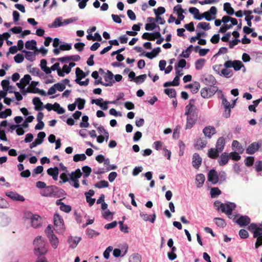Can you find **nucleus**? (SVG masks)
Returning a JSON list of instances; mask_svg holds the SVG:
<instances>
[{"instance_id": "nucleus-1", "label": "nucleus", "mask_w": 262, "mask_h": 262, "mask_svg": "<svg viewBox=\"0 0 262 262\" xmlns=\"http://www.w3.org/2000/svg\"><path fill=\"white\" fill-rule=\"evenodd\" d=\"M195 100L190 99L185 106V115L187 116L185 129H190L196 123L198 118L199 110L194 105Z\"/></svg>"}, {"instance_id": "nucleus-2", "label": "nucleus", "mask_w": 262, "mask_h": 262, "mask_svg": "<svg viewBox=\"0 0 262 262\" xmlns=\"http://www.w3.org/2000/svg\"><path fill=\"white\" fill-rule=\"evenodd\" d=\"M82 172L79 168L77 169L75 171H72L70 174L69 183L75 188L79 187L78 179L82 176Z\"/></svg>"}, {"instance_id": "nucleus-3", "label": "nucleus", "mask_w": 262, "mask_h": 262, "mask_svg": "<svg viewBox=\"0 0 262 262\" xmlns=\"http://www.w3.org/2000/svg\"><path fill=\"white\" fill-rule=\"evenodd\" d=\"M45 233L49 238L50 242L54 248H56L58 244V240L56 235L54 234L53 231L52 230V226L49 225L47 227Z\"/></svg>"}, {"instance_id": "nucleus-4", "label": "nucleus", "mask_w": 262, "mask_h": 262, "mask_svg": "<svg viewBox=\"0 0 262 262\" xmlns=\"http://www.w3.org/2000/svg\"><path fill=\"white\" fill-rule=\"evenodd\" d=\"M33 244L35 246L34 250L35 252H38L39 254H42L45 252L43 249L45 243L41 236H37L34 240Z\"/></svg>"}, {"instance_id": "nucleus-5", "label": "nucleus", "mask_w": 262, "mask_h": 262, "mask_svg": "<svg viewBox=\"0 0 262 262\" xmlns=\"http://www.w3.org/2000/svg\"><path fill=\"white\" fill-rule=\"evenodd\" d=\"M217 90V87L215 86L204 88L201 91V94L204 98H210L216 93Z\"/></svg>"}, {"instance_id": "nucleus-6", "label": "nucleus", "mask_w": 262, "mask_h": 262, "mask_svg": "<svg viewBox=\"0 0 262 262\" xmlns=\"http://www.w3.org/2000/svg\"><path fill=\"white\" fill-rule=\"evenodd\" d=\"M221 210L222 212L226 213L228 216L232 214L233 210L236 207L235 204L233 203H223L220 205Z\"/></svg>"}, {"instance_id": "nucleus-7", "label": "nucleus", "mask_w": 262, "mask_h": 262, "mask_svg": "<svg viewBox=\"0 0 262 262\" xmlns=\"http://www.w3.org/2000/svg\"><path fill=\"white\" fill-rule=\"evenodd\" d=\"M221 98L222 99V105L225 109V111L223 113V116L224 117L227 118L230 116L231 105L223 95H222Z\"/></svg>"}, {"instance_id": "nucleus-8", "label": "nucleus", "mask_w": 262, "mask_h": 262, "mask_svg": "<svg viewBox=\"0 0 262 262\" xmlns=\"http://www.w3.org/2000/svg\"><path fill=\"white\" fill-rule=\"evenodd\" d=\"M261 144L259 142H254L250 144L246 149V153L249 155H253L258 150L260 147Z\"/></svg>"}, {"instance_id": "nucleus-9", "label": "nucleus", "mask_w": 262, "mask_h": 262, "mask_svg": "<svg viewBox=\"0 0 262 262\" xmlns=\"http://www.w3.org/2000/svg\"><path fill=\"white\" fill-rule=\"evenodd\" d=\"M219 177L217 172L214 169L210 170L208 173V180L213 184H215L219 182Z\"/></svg>"}, {"instance_id": "nucleus-10", "label": "nucleus", "mask_w": 262, "mask_h": 262, "mask_svg": "<svg viewBox=\"0 0 262 262\" xmlns=\"http://www.w3.org/2000/svg\"><path fill=\"white\" fill-rule=\"evenodd\" d=\"M6 195L10 198L12 200L14 201H25V198L16 192L8 191L6 193Z\"/></svg>"}, {"instance_id": "nucleus-11", "label": "nucleus", "mask_w": 262, "mask_h": 262, "mask_svg": "<svg viewBox=\"0 0 262 262\" xmlns=\"http://www.w3.org/2000/svg\"><path fill=\"white\" fill-rule=\"evenodd\" d=\"M29 214H30L31 215L30 217L32 226L35 228H38L41 225V217L37 214L33 215L31 213H30Z\"/></svg>"}, {"instance_id": "nucleus-12", "label": "nucleus", "mask_w": 262, "mask_h": 262, "mask_svg": "<svg viewBox=\"0 0 262 262\" xmlns=\"http://www.w3.org/2000/svg\"><path fill=\"white\" fill-rule=\"evenodd\" d=\"M217 12V9L215 7L212 6L208 11L205 12L201 15L202 18L204 17L207 20L210 21L212 19L211 14L215 15Z\"/></svg>"}, {"instance_id": "nucleus-13", "label": "nucleus", "mask_w": 262, "mask_h": 262, "mask_svg": "<svg viewBox=\"0 0 262 262\" xmlns=\"http://www.w3.org/2000/svg\"><path fill=\"white\" fill-rule=\"evenodd\" d=\"M114 75L112 72L107 70L104 76V80L106 82L104 85L105 86H112L114 81H113Z\"/></svg>"}, {"instance_id": "nucleus-14", "label": "nucleus", "mask_w": 262, "mask_h": 262, "mask_svg": "<svg viewBox=\"0 0 262 262\" xmlns=\"http://www.w3.org/2000/svg\"><path fill=\"white\" fill-rule=\"evenodd\" d=\"M250 219L247 215L241 216L236 221V223L241 227L246 226L250 223Z\"/></svg>"}, {"instance_id": "nucleus-15", "label": "nucleus", "mask_w": 262, "mask_h": 262, "mask_svg": "<svg viewBox=\"0 0 262 262\" xmlns=\"http://www.w3.org/2000/svg\"><path fill=\"white\" fill-rule=\"evenodd\" d=\"M54 225L59 228V229H63L64 228L63 220L62 218L58 214H55L54 216Z\"/></svg>"}, {"instance_id": "nucleus-16", "label": "nucleus", "mask_w": 262, "mask_h": 262, "mask_svg": "<svg viewBox=\"0 0 262 262\" xmlns=\"http://www.w3.org/2000/svg\"><path fill=\"white\" fill-rule=\"evenodd\" d=\"M202 164V158L198 153L193 155L192 164L194 168L199 169Z\"/></svg>"}, {"instance_id": "nucleus-17", "label": "nucleus", "mask_w": 262, "mask_h": 262, "mask_svg": "<svg viewBox=\"0 0 262 262\" xmlns=\"http://www.w3.org/2000/svg\"><path fill=\"white\" fill-rule=\"evenodd\" d=\"M203 132L206 137L210 138L215 133V129L213 126L205 127L203 130Z\"/></svg>"}, {"instance_id": "nucleus-18", "label": "nucleus", "mask_w": 262, "mask_h": 262, "mask_svg": "<svg viewBox=\"0 0 262 262\" xmlns=\"http://www.w3.org/2000/svg\"><path fill=\"white\" fill-rule=\"evenodd\" d=\"M204 82L206 85L211 86H214L216 83V80L214 76L208 75L205 78Z\"/></svg>"}, {"instance_id": "nucleus-19", "label": "nucleus", "mask_w": 262, "mask_h": 262, "mask_svg": "<svg viewBox=\"0 0 262 262\" xmlns=\"http://www.w3.org/2000/svg\"><path fill=\"white\" fill-rule=\"evenodd\" d=\"M225 145V140L223 137H220L216 142L215 148L217 149L219 151L221 152L223 150Z\"/></svg>"}, {"instance_id": "nucleus-20", "label": "nucleus", "mask_w": 262, "mask_h": 262, "mask_svg": "<svg viewBox=\"0 0 262 262\" xmlns=\"http://www.w3.org/2000/svg\"><path fill=\"white\" fill-rule=\"evenodd\" d=\"M81 238L78 237H70L68 239V243L70 245V247L73 249L75 248L78 244L80 242Z\"/></svg>"}, {"instance_id": "nucleus-21", "label": "nucleus", "mask_w": 262, "mask_h": 262, "mask_svg": "<svg viewBox=\"0 0 262 262\" xmlns=\"http://www.w3.org/2000/svg\"><path fill=\"white\" fill-rule=\"evenodd\" d=\"M229 159V156L227 152L223 153L218 161V162L221 166H224L226 165Z\"/></svg>"}, {"instance_id": "nucleus-22", "label": "nucleus", "mask_w": 262, "mask_h": 262, "mask_svg": "<svg viewBox=\"0 0 262 262\" xmlns=\"http://www.w3.org/2000/svg\"><path fill=\"white\" fill-rule=\"evenodd\" d=\"M33 103L35 105L34 109L36 111H40L43 109V103L38 97H35L33 99Z\"/></svg>"}, {"instance_id": "nucleus-23", "label": "nucleus", "mask_w": 262, "mask_h": 262, "mask_svg": "<svg viewBox=\"0 0 262 262\" xmlns=\"http://www.w3.org/2000/svg\"><path fill=\"white\" fill-rule=\"evenodd\" d=\"M205 180V177L203 174L200 173L197 174L195 178L196 186L198 188L201 187L204 184Z\"/></svg>"}, {"instance_id": "nucleus-24", "label": "nucleus", "mask_w": 262, "mask_h": 262, "mask_svg": "<svg viewBox=\"0 0 262 262\" xmlns=\"http://www.w3.org/2000/svg\"><path fill=\"white\" fill-rule=\"evenodd\" d=\"M206 145V141L201 138L196 140L194 145L195 149L198 150L202 149Z\"/></svg>"}, {"instance_id": "nucleus-25", "label": "nucleus", "mask_w": 262, "mask_h": 262, "mask_svg": "<svg viewBox=\"0 0 262 262\" xmlns=\"http://www.w3.org/2000/svg\"><path fill=\"white\" fill-rule=\"evenodd\" d=\"M36 45L37 42L36 40H31L30 41H27L25 43V47L26 49L28 50H35L36 51H38V50L36 48Z\"/></svg>"}, {"instance_id": "nucleus-26", "label": "nucleus", "mask_w": 262, "mask_h": 262, "mask_svg": "<svg viewBox=\"0 0 262 262\" xmlns=\"http://www.w3.org/2000/svg\"><path fill=\"white\" fill-rule=\"evenodd\" d=\"M219 150L215 148H210L208 152V156L212 159H215L219 157Z\"/></svg>"}, {"instance_id": "nucleus-27", "label": "nucleus", "mask_w": 262, "mask_h": 262, "mask_svg": "<svg viewBox=\"0 0 262 262\" xmlns=\"http://www.w3.org/2000/svg\"><path fill=\"white\" fill-rule=\"evenodd\" d=\"M232 147L233 150H236L241 154L243 153L244 150L239 142L237 140L233 141L232 143Z\"/></svg>"}, {"instance_id": "nucleus-28", "label": "nucleus", "mask_w": 262, "mask_h": 262, "mask_svg": "<svg viewBox=\"0 0 262 262\" xmlns=\"http://www.w3.org/2000/svg\"><path fill=\"white\" fill-rule=\"evenodd\" d=\"M189 11L190 13L194 14V17L195 19L198 20H201L202 19V16H201V15L199 12V10L195 7H190L189 9Z\"/></svg>"}, {"instance_id": "nucleus-29", "label": "nucleus", "mask_w": 262, "mask_h": 262, "mask_svg": "<svg viewBox=\"0 0 262 262\" xmlns=\"http://www.w3.org/2000/svg\"><path fill=\"white\" fill-rule=\"evenodd\" d=\"M224 10L229 15H231L234 13V10L229 3H225L224 4Z\"/></svg>"}, {"instance_id": "nucleus-30", "label": "nucleus", "mask_w": 262, "mask_h": 262, "mask_svg": "<svg viewBox=\"0 0 262 262\" xmlns=\"http://www.w3.org/2000/svg\"><path fill=\"white\" fill-rule=\"evenodd\" d=\"M214 221L216 225L221 228H224L226 226V223L225 221L221 217H215L214 219Z\"/></svg>"}, {"instance_id": "nucleus-31", "label": "nucleus", "mask_w": 262, "mask_h": 262, "mask_svg": "<svg viewBox=\"0 0 262 262\" xmlns=\"http://www.w3.org/2000/svg\"><path fill=\"white\" fill-rule=\"evenodd\" d=\"M205 61V59L203 58L198 59L195 62V69L198 70H201L204 66Z\"/></svg>"}, {"instance_id": "nucleus-32", "label": "nucleus", "mask_w": 262, "mask_h": 262, "mask_svg": "<svg viewBox=\"0 0 262 262\" xmlns=\"http://www.w3.org/2000/svg\"><path fill=\"white\" fill-rule=\"evenodd\" d=\"M218 74L220 75H223L226 78H230L232 75V71L230 70H228L226 68L222 69L221 70V73L220 72H218Z\"/></svg>"}, {"instance_id": "nucleus-33", "label": "nucleus", "mask_w": 262, "mask_h": 262, "mask_svg": "<svg viewBox=\"0 0 262 262\" xmlns=\"http://www.w3.org/2000/svg\"><path fill=\"white\" fill-rule=\"evenodd\" d=\"M62 21V18L60 17L56 18L53 24L51 25H49V27H53L57 28L58 27H60L63 25V23Z\"/></svg>"}, {"instance_id": "nucleus-34", "label": "nucleus", "mask_w": 262, "mask_h": 262, "mask_svg": "<svg viewBox=\"0 0 262 262\" xmlns=\"http://www.w3.org/2000/svg\"><path fill=\"white\" fill-rule=\"evenodd\" d=\"M76 104H77V107L79 110H82L85 103V100L81 98H78L75 100Z\"/></svg>"}, {"instance_id": "nucleus-35", "label": "nucleus", "mask_w": 262, "mask_h": 262, "mask_svg": "<svg viewBox=\"0 0 262 262\" xmlns=\"http://www.w3.org/2000/svg\"><path fill=\"white\" fill-rule=\"evenodd\" d=\"M25 53V56L27 60L33 61L35 59V53L33 52L23 51Z\"/></svg>"}, {"instance_id": "nucleus-36", "label": "nucleus", "mask_w": 262, "mask_h": 262, "mask_svg": "<svg viewBox=\"0 0 262 262\" xmlns=\"http://www.w3.org/2000/svg\"><path fill=\"white\" fill-rule=\"evenodd\" d=\"M221 191L218 187H213L210 190V195L212 198H216L217 195L221 194Z\"/></svg>"}, {"instance_id": "nucleus-37", "label": "nucleus", "mask_w": 262, "mask_h": 262, "mask_svg": "<svg viewBox=\"0 0 262 262\" xmlns=\"http://www.w3.org/2000/svg\"><path fill=\"white\" fill-rule=\"evenodd\" d=\"M140 215L144 221H149L150 222H151L152 223L155 222V219H156V214H154L153 215V216L151 219H149L150 216L148 215L147 214H145V213L141 212L140 213Z\"/></svg>"}, {"instance_id": "nucleus-38", "label": "nucleus", "mask_w": 262, "mask_h": 262, "mask_svg": "<svg viewBox=\"0 0 262 262\" xmlns=\"http://www.w3.org/2000/svg\"><path fill=\"white\" fill-rule=\"evenodd\" d=\"M53 110L58 114H62L65 112V110L61 107L59 103L55 102L54 104Z\"/></svg>"}, {"instance_id": "nucleus-39", "label": "nucleus", "mask_w": 262, "mask_h": 262, "mask_svg": "<svg viewBox=\"0 0 262 262\" xmlns=\"http://www.w3.org/2000/svg\"><path fill=\"white\" fill-rule=\"evenodd\" d=\"M89 117L88 116H83L82 117V122L80 123V127L81 128L88 127L89 123L88 122Z\"/></svg>"}, {"instance_id": "nucleus-40", "label": "nucleus", "mask_w": 262, "mask_h": 262, "mask_svg": "<svg viewBox=\"0 0 262 262\" xmlns=\"http://www.w3.org/2000/svg\"><path fill=\"white\" fill-rule=\"evenodd\" d=\"M9 81L8 80H3L1 82V85L4 90L8 91L9 89L14 88V86L9 85Z\"/></svg>"}, {"instance_id": "nucleus-41", "label": "nucleus", "mask_w": 262, "mask_h": 262, "mask_svg": "<svg viewBox=\"0 0 262 262\" xmlns=\"http://www.w3.org/2000/svg\"><path fill=\"white\" fill-rule=\"evenodd\" d=\"M164 93L170 98H174L176 96V91L174 89H166Z\"/></svg>"}, {"instance_id": "nucleus-42", "label": "nucleus", "mask_w": 262, "mask_h": 262, "mask_svg": "<svg viewBox=\"0 0 262 262\" xmlns=\"http://www.w3.org/2000/svg\"><path fill=\"white\" fill-rule=\"evenodd\" d=\"M192 45H190L185 51H183L181 54V56L187 58L189 57L190 53L192 52Z\"/></svg>"}, {"instance_id": "nucleus-43", "label": "nucleus", "mask_w": 262, "mask_h": 262, "mask_svg": "<svg viewBox=\"0 0 262 262\" xmlns=\"http://www.w3.org/2000/svg\"><path fill=\"white\" fill-rule=\"evenodd\" d=\"M108 186V183L105 180H101L95 184V187L98 188H105Z\"/></svg>"}, {"instance_id": "nucleus-44", "label": "nucleus", "mask_w": 262, "mask_h": 262, "mask_svg": "<svg viewBox=\"0 0 262 262\" xmlns=\"http://www.w3.org/2000/svg\"><path fill=\"white\" fill-rule=\"evenodd\" d=\"M86 157L84 154H76L73 157L74 161L77 162L80 161H84L86 159Z\"/></svg>"}, {"instance_id": "nucleus-45", "label": "nucleus", "mask_w": 262, "mask_h": 262, "mask_svg": "<svg viewBox=\"0 0 262 262\" xmlns=\"http://www.w3.org/2000/svg\"><path fill=\"white\" fill-rule=\"evenodd\" d=\"M82 170L84 173L83 177L84 178L88 177L92 172L91 168L88 166H84L82 167Z\"/></svg>"}, {"instance_id": "nucleus-46", "label": "nucleus", "mask_w": 262, "mask_h": 262, "mask_svg": "<svg viewBox=\"0 0 262 262\" xmlns=\"http://www.w3.org/2000/svg\"><path fill=\"white\" fill-rule=\"evenodd\" d=\"M12 111L10 108H7L4 111L0 112V118H6L11 115Z\"/></svg>"}, {"instance_id": "nucleus-47", "label": "nucleus", "mask_w": 262, "mask_h": 262, "mask_svg": "<svg viewBox=\"0 0 262 262\" xmlns=\"http://www.w3.org/2000/svg\"><path fill=\"white\" fill-rule=\"evenodd\" d=\"M254 162V157H247L245 159V164L246 166L250 167L252 166Z\"/></svg>"}, {"instance_id": "nucleus-48", "label": "nucleus", "mask_w": 262, "mask_h": 262, "mask_svg": "<svg viewBox=\"0 0 262 262\" xmlns=\"http://www.w3.org/2000/svg\"><path fill=\"white\" fill-rule=\"evenodd\" d=\"M158 28L160 30V27L157 26L155 23H148L145 25V28L147 31L153 30L154 29Z\"/></svg>"}, {"instance_id": "nucleus-49", "label": "nucleus", "mask_w": 262, "mask_h": 262, "mask_svg": "<svg viewBox=\"0 0 262 262\" xmlns=\"http://www.w3.org/2000/svg\"><path fill=\"white\" fill-rule=\"evenodd\" d=\"M31 80V76L28 75H25L23 78L20 80V82L23 84L25 86L29 84L30 81Z\"/></svg>"}, {"instance_id": "nucleus-50", "label": "nucleus", "mask_w": 262, "mask_h": 262, "mask_svg": "<svg viewBox=\"0 0 262 262\" xmlns=\"http://www.w3.org/2000/svg\"><path fill=\"white\" fill-rule=\"evenodd\" d=\"M48 174L50 176H53L55 174H58L59 170L58 167L50 168L47 170Z\"/></svg>"}, {"instance_id": "nucleus-51", "label": "nucleus", "mask_w": 262, "mask_h": 262, "mask_svg": "<svg viewBox=\"0 0 262 262\" xmlns=\"http://www.w3.org/2000/svg\"><path fill=\"white\" fill-rule=\"evenodd\" d=\"M146 77L147 76L146 74L141 75L140 76L136 77V78H135V82L137 84L142 83L145 81Z\"/></svg>"}, {"instance_id": "nucleus-52", "label": "nucleus", "mask_w": 262, "mask_h": 262, "mask_svg": "<svg viewBox=\"0 0 262 262\" xmlns=\"http://www.w3.org/2000/svg\"><path fill=\"white\" fill-rule=\"evenodd\" d=\"M197 28L202 29L204 30H208L210 29L209 24L206 22L199 23L197 25Z\"/></svg>"}, {"instance_id": "nucleus-53", "label": "nucleus", "mask_w": 262, "mask_h": 262, "mask_svg": "<svg viewBox=\"0 0 262 262\" xmlns=\"http://www.w3.org/2000/svg\"><path fill=\"white\" fill-rule=\"evenodd\" d=\"M233 66H232V67L234 68V70H235V71L239 70L243 66L242 62L239 60L233 61Z\"/></svg>"}, {"instance_id": "nucleus-54", "label": "nucleus", "mask_w": 262, "mask_h": 262, "mask_svg": "<svg viewBox=\"0 0 262 262\" xmlns=\"http://www.w3.org/2000/svg\"><path fill=\"white\" fill-rule=\"evenodd\" d=\"M87 234L90 238H93L99 235V233L93 229H88L87 230Z\"/></svg>"}, {"instance_id": "nucleus-55", "label": "nucleus", "mask_w": 262, "mask_h": 262, "mask_svg": "<svg viewBox=\"0 0 262 262\" xmlns=\"http://www.w3.org/2000/svg\"><path fill=\"white\" fill-rule=\"evenodd\" d=\"M54 187L52 186L47 187V190L45 193L42 195L45 196H52L54 195L53 194V188Z\"/></svg>"}, {"instance_id": "nucleus-56", "label": "nucleus", "mask_w": 262, "mask_h": 262, "mask_svg": "<svg viewBox=\"0 0 262 262\" xmlns=\"http://www.w3.org/2000/svg\"><path fill=\"white\" fill-rule=\"evenodd\" d=\"M154 12L156 16L163 14L165 12V9L163 7H159L157 9H154Z\"/></svg>"}, {"instance_id": "nucleus-57", "label": "nucleus", "mask_w": 262, "mask_h": 262, "mask_svg": "<svg viewBox=\"0 0 262 262\" xmlns=\"http://www.w3.org/2000/svg\"><path fill=\"white\" fill-rule=\"evenodd\" d=\"M229 155L231 159L235 161L239 160L241 158V157L239 155L238 153L236 152H231Z\"/></svg>"}, {"instance_id": "nucleus-58", "label": "nucleus", "mask_w": 262, "mask_h": 262, "mask_svg": "<svg viewBox=\"0 0 262 262\" xmlns=\"http://www.w3.org/2000/svg\"><path fill=\"white\" fill-rule=\"evenodd\" d=\"M60 209L63 212L69 213L71 211L72 208L71 206L64 204H61V206H60Z\"/></svg>"}, {"instance_id": "nucleus-59", "label": "nucleus", "mask_w": 262, "mask_h": 262, "mask_svg": "<svg viewBox=\"0 0 262 262\" xmlns=\"http://www.w3.org/2000/svg\"><path fill=\"white\" fill-rule=\"evenodd\" d=\"M76 77H79L82 79L86 76L85 73L79 68L76 69Z\"/></svg>"}, {"instance_id": "nucleus-60", "label": "nucleus", "mask_w": 262, "mask_h": 262, "mask_svg": "<svg viewBox=\"0 0 262 262\" xmlns=\"http://www.w3.org/2000/svg\"><path fill=\"white\" fill-rule=\"evenodd\" d=\"M200 88V83L198 82H195L193 84L192 87L191 89V91L193 94L196 93L199 91Z\"/></svg>"}, {"instance_id": "nucleus-61", "label": "nucleus", "mask_w": 262, "mask_h": 262, "mask_svg": "<svg viewBox=\"0 0 262 262\" xmlns=\"http://www.w3.org/2000/svg\"><path fill=\"white\" fill-rule=\"evenodd\" d=\"M53 85L56 91L58 90L60 92L63 91L66 89V86L64 84H62L61 83L58 82L54 84Z\"/></svg>"}, {"instance_id": "nucleus-62", "label": "nucleus", "mask_w": 262, "mask_h": 262, "mask_svg": "<svg viewBox=\"0 0 262 262\" xmlns=\"http://www.w3.org/2000/svg\"><path fill=\"white\" fill-rule=\"evenodd\" d=\"M239 235L241 238L245 239L249 236V233L246 230L242 229L239 231Z\"/></svg>"}, {"instance_id": "nucleus-63", "label": "nucleus", "mask_w": 262, "mask_h": 262, "mask_svg": "<svg viewBox=\"0 0 262 262\" xmlns=\"http://www.w3.org/2000/svg\"><path fill=\"white\" fill-rule=\"evenodd\" d=\"M14 61L18 63L22 62L24 60V57L23 55L21 54H17L14 57Z\"/></svg>"}, {"instance_id": "nucleus-64", "label": "nucleus", "mask_w": 262, "mask_h": 262, "mask_svg": "<svg viewBox=\"0 0 262 262\" xmlns=\"http://www.w3.org/2000/svg\"><path fill=\"white\" fill-rule=\"evenodd\" d=\"M255 170L259 172L262 171V161H257L256 162L255 164Z\"/></svg>"}]
</instances>
